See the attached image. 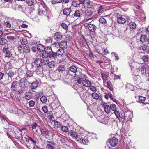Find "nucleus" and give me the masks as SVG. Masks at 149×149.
Here are the masks:
<instances>
[{
	"label": "nucleus",
	"instance_id": "nucleus-41",
	"mask_svg": "<svg viewBox=\"0 0 149 149\" xmlns=\"http://www.w3.org/2000/svg\"><path fill=\"white\" fill-rule=\"evenodd\" d=\"M12 56L11 52L10 50L6 51L5 52V57L10 58Z\"/></svg>",
	"mask_w": 149,
	"mask_h": 149
},
{
	"label": "nucleus",
	"instance_id": "nucleus-36",
	"mask_svg": "<svg viewBox=\"0 0 149 149\" xmlns=\"http://www.w3.org/2000/svg\"><path fill=\"white\" fill-rule=\"evenodd\" d=\"M26 3L29 6H32L36 3L35 0H26Z\"/></svg>",
	"mask_w": 149,
	"mask_h": 149
},
{
	"label": "nucleus",
	"instance_id": "nucleus-38",
	"mask_svg": "<svg viewBox=\"0 0 149 149\" xmlns=\"http://www.w3.org/2000/svg\"><path fill=\"white\" fill-rule=\"evenodd\" d=\"M38 86V83L37 81L31 83V88L32 89H36Z\"/></svg>",
	"mask_w": 149,
	"mask_h": 149
},
{
	"label": "nucleus",
	"instance_id": "nucleus-27",
	"mask_svg": "<svg viewBox=\"0 0 149 149\" xmlns=\"http://www.w3.org/2000/svg\"><path fill=\"white\" fill-rule=\"evenodd\" d=\"M103 80V82L105 84V82H106V80L108 79L109 77V74H108L102 73L101 74Z\"/></svg>",
	"mask_w": 149,
	"mask_h": 149
},
{
	"label": "nucleus",
	"instance_id": "nucleus-47",
	"mask_svg": "<svg viewBox=\"0 0 149 149\" xmlns=\"http://www.w3.org/2000/svg\"><path fill=\"white\" fill-rule=\"evenodd\" d=\"M40 99L41 101L44 103H46L47 100V98L45 96H42Z\"/></svg>",
	"mask_w": 149,
	"mask_h": 149
},
{
	"label": "nucleus",
	"instance_id": "nucleus-33",
	"mask_svg": "<svg viewBox=\"0 0 149 149\" xmlns=\"http://www.w3.org/2000/svg\"><path fill=\"white\" fill-rule=\"evenodd\" d=\"M117 22L119 23L123 24L125 22L126 20L125 19L122 17V15H121L117 19Z\"/></svg>",
	"mask_w": 149,
	"mask_h": 149
},
{
	"label": "nucleus",
	"instance_id": "nucleus-50",
	"mask_svg": "<svg viewBox=\"0 0 149 149\" xmlns=\"http://www.w3.org/2000/svg\"><path fill=\"white\" fill-rule=\"evenodd\" d=\"M21 44L22 45L26 44L27 43V40L26 38H24L21 40Z\"/></svg>",
	"mask_w": 149,
	"mask_h": 149
},
{
	"label": "nucleus",
	"instance_id": "nucleus-32",
	"mask_svg": "<svg viewBox=\"0 0 149 149\" xmlns=\"http://www.w3.org/2000/svg\"><path fill=\"white\" fill-rule=\"evenodd\" d=\"M147 38L146 36L145 35H142L140 38V41L142 43L147 42Z\"/></svg>",
	"mask_w": 149,
	"mask_h": 149
},
{
	"label": "nucleus",
	"instance_id": "nucleus-45",
	"mask_svg": "<svg viewBox=\"0 0 149 149\" xmlns=\"http://www.w3.org/2000/svg\"><path fill=\"white\" fill-rule=\"evenodd\" d=\"M148 57L149 56L148 55H145L142 57L141 59L144 62H146L148 61Z\"/></svg>",
	"mask_w": 149,
	"mask_h": 149
},
{
	"label": "nucleus",
	"instance_id": "nucleus-52",
	"mask_svg": "<svg viewBox=\"0 0 149 149\" xmlns=\"http://www.w3.org/2000/svg\"><path fill=\"white\" fill-rule=\"evenodd\" d=\"M37 126V124L35 123H33L32 125V129L33 131H36L37 132V130H36V127Z\"/></svg>",
	"mask_w": 149,
	"mask_h": 149
},
{
	"label": "nucleus",
	"instance_id": "nucleus-11",
	"mask_svg": "<svg viewBox=\"0 0 149 149\" xmlns=\"http://www.w3.org/2000/svg\"><path fill=\"white\" fill-rule=\"evenodd\" d=\"M36 58L35 60L34 63L37 67L40 68L42 65V60L39 57H38L36 56Z\"/></svg>",
	"mask_w": 149,
	"mask_h": 149
},
{
	"label": "nucleus",
	"instance_id": "nucleus-12",
	"mask_svg": "<svg viewBox=\"0 0 149 149\" xmlns=\"http://www.w3.org/2000/svg\"><path fill=\"white\" fill-rule=\"evenodd\" d=\"M97 119L100 122L103 124H106L108 122L107 118H105L103 115L97 117Z\"/></svg>",
	"mask_w": 149,
	"mask_h": 149
},
{
	"label": "nucleus",
	"instance_id": "nucleus-20",
	"mask_svg": "<svg viewBox=\"0 0 149 149\" xmlns=\"http://www.w3.org/2000/svg\"><path fill=\"white\" fill-rule=\"evenodd\" d=\"M93 13L92 10L88 9L85 11V17H90L92 16Z\"/></svg>",
	"mask_w": 149,
	"mask_h": 149
},
{
	"label": "nucleus",
	"instance_id": "nucleus-6",
	"mask_svg": "<svg viewBox=\"0 0 149 149\" xmlns=\"http://www.w3.org/2000/svg\"><path fill=\"white\" fill-rule=\"evenodd\" d=\"M81 2L82 4L83 5L84 7L85 8H91L93 4V2L90 0H82Z\"/></svg>",
	"mask_w": 149,
	"mask_h": 149
},
{
	"label": "nucleus",
	"instance_id": "nucleus-54",
	"mask_svg": "<svg viewBox=\"0 0 149 149\" xmlns=\"http://www.w3.org/2000/svg\"><path fill=\"white\" fill-rule=\"evenodd\" d=\"M15 136L14 137L16 138H18L20 137V135H21L16 130L15 131Z\"/></svg>",
	"mask_w": 149,
	"mask_h": 149
},
{
	"label": "nucleus",
	"instance_id": "nucleus-2",
	"mask_svg": "<svg viewBox=\"0 0 149 149\" xmlns=\"http://www.w3.org/2000/svg\"><path fill=\"white\" fill-rule=\"evenodd\" d=\"M45 55L47 56H49L50 58L54 59L56 56L55 53L52 51L51 47H47L45 48Z\"/></svg>",
	"mask_w": 149,
	"mask_h": 149
},
{
	"label": "nucleus",
	"instance_id": "nucleus-34",
	"mask_svg": "<svg viewBox=\"0 0 149 149\" xmlns=\"http://www.w3.org/2000/svg\"><path fill=\"white\" fill-rule=\"evenodd\" d=\"M37 50L40 52H42L44 51L45 48L44 46L41 44L37 45Z\"/></svg>",
	"mask_w": 149,
	"mask_h": 149
},
{
	"label": "nucleus",
	"instance_id": "nucleus-1",
	"mask_svg": "<svg viewBox=\"0 0 149 149\" xmlns=\"http://www.w3.org/2000/svg\"><path fill=\"white\" fill-rule=\"evenodd\" d=\"M136 67L139 68V73H141L142 75L145 74L148 72L149 67L147 65H141L138 63L136 64Z\"/></svg>",
	"mask_w": 149,
	"mask_h": 149
},
{
	"label": "nucleus",
	"instance_id": "nucleus-58",
	"mask_svg": "<svg viewBox=\"0 0 149 149\" xmlns=\"http://www.w3.org/2000/svg\"><path fill=\"white\" fill-rule=\"evenodd\" d=\"M29 105V107H32L35 104V102L33 100H31L28 102Z\"/></svg>",
	"mask_w": 149,
	"mask_h": 149
},
{
	"label": "nucleus",
	"instance_id": "nucleus-9",
	"mask_svg": "<svg viewBox=\"0 0 149 149\" xmlns=\"http://www.w3.org/2000/svg\"><path fill=\"white\" fill-rule=\"evenodd\" d=\"M54 53L56 54V56L54 58V59L56 58L57 56L60 58L63 57L65 55V52L63 49H58L56 52Z\"/></svg>",
	"mask_w": 149,
	"mask_h": 149
},
{
	"label": "nucleus",
	"instance_id": "nucleus-14",
	"mask_svg": "<svg viewBox=\"0 0 149 149\" xmlns=\"http://www.w3.org/2000/svg\"><path fill=\"white\" fill-rule=\"evenodd\" d=\"M62 33L60 32H57L55 33L54 36V39L57 41L60 40L62 37Z\"/></svg>",
	"mask_w": 149,
	"mask_h": 149
},
{
	"label": "nucleus",
	"instance_id": "nucleus-40",
	"mask_svg": "<svg viewBox=\"0 0 149 149\" xmlns=\"http://www.w3.org/2000/svg\"><path fill=\"white\" fill-rule=\"evenodd\" d=\"M40 130L41 133L42 134L47 135L49 134L48 130L45 128H41Z\"/></svg>",
	"mask_w": 149,
	"mask_h": 149
},
{
	"label": "nucleus",
	"instance_id": "nucleus-31",
	"mask_svg": "<svg viewBox=\"0 0 149 149\" xmlns=\"http://www.w3.org/2000/svg\"><path fill=\"white\" fill-rule=\"evenodd\" d=\"M0 118L1 119V122L3 124H7L8 122L6 119V117L4 115L0 116Z\"/></svg>",
	"mask_w": 149,
	"mask_h": 149
},
{
	"label": "nucleus",
	"instance_id": "nucleus-62",
	"mask_svg": "<svg viewBox=\"0 0 149 149\" xmlns=\"http://www.w3.org/2000/svg\"><path fill=\"white\" fill-rule=\"evenodd\" d=\"M83 138V137L81 136V135H78L77 138H76V140L77 141L81 142V141Z\"/></svg>",
	"mask_w": 149,
	"mask_h": 149
},
{
	"label": "nucleus",
	"instance_id": "nucleus-5",
	"mask_svg": "<svg viewBox=\"0 0 149 149\" xmlns=\"http://www.w3.org/2000/svg\"><path fill=\"white\" fill-rule=\"evenodd\" d=\"M84 26L86 27H87L89 31L92 32H94L97 28L96 25L90 22L84 24Z\"/></svg>",
	"mask_w": 149,
	"mask_h": 149
},
{
	"label": "nucleus",
	"instance_id": "nucleus-37",
	"mask_svg": "<svg viewBox=\"0 0 149 149\" xmlns=\"http://www.w3.org/2000/svg\"><path fill=\"white\" fill-rule=\"evenodd\" d=\"M83 85L85 87H88L90 86V85L91 84L90 81H89L86 80L85 81H82L81 82Z\"/></svg>",
	"mask_w": 149,
	"mask_h": 149
},
{
	"label": "nucleus",
	"instance_id": "nucleus-35",
	"mask_svg": "<svg viewBox=\"0 0 149 149\" xmlns=\"http://www.w3.org/2000/svg\"><path fill=\"white\" fill-rule=\"evenodd\" d=\"M106 84L105 86L107 87L110 90L112 91L113 90V85L111 82L110 81H108L107 82L106 81L105 82V84Z\"/></svg>",
	"mask_w": 149,
	"mask_h": 149
},
{
	"label": "nucleus",
	"instance_id": "nucleus-64",
	"mask_svg": "<svg viewBox=\"0 0 149 149\" xmlns=\"http://www.w3.org/2000/svg\"><path fill=\"white\" fill-rule=\"evenodd\" d=\"M52 3L54 4L61 3L60 0H52Z\"/></svg>",
	"mask_w": 149,
	"mask_h": 149
},
{
	"label": "nucleus",
	"instance_id": "nucleus-13",
	"mask_svg": "<svg viewBox=\"0 0 149 149\" xmlns=\"http://www.w3.org/2000/svg\"><path fill=\"white\" fill-rule=\"evenodd\" d=\"M81 1L82 0H74L72 2V6L75 7H79L80 5L82 4Z\"/></svg>",
	"mask_w": 149,
	"mask_h": 149
},
{
	"label": "nucleus",
	"instance_id": "nucleus-22",
	"mask_svg": "<svg viewBox=\"0 0 149 149\" xmlns=\"http://www.w3.org/2000/svg\"><path fill=\"white\" fill-rule=\"evenodd\" d=\"M81 11L80 10H77L73 14L71 15V16L73 18H74V17H78L81 16Z\"/></svg>",
	"mask_w": 149,
	"mask_h": 149
},
{
	"label": "nucleus",
	"instance_id": "nucleus-3",
	"mask_svg": "<svg viewBox=\"0 0 149 149\" xmlns=\"http://www.w3.org/2000/svg\"><path fill=\"white\" fill-rule=\"evenodd\" d=\"M38 57H39L42 60V64L44 65H47L49 63V56H47L44 53H41L38 54L37 55Z\"/></svg>",
	"mask_w": 149,
	"mask_h": 149
},
{
	"label": "nucleus",
	"instance_id": "nucleus-21",
	"mask_svg": "<svg viewBox=\"0 0 149 149\" xmlns=\"http://www.w3.org/2000/svg\"><path fill=\"white\" fill-rule=\"evenodd\" d=\"M128 23V25L131 29H135L136 27V24L134 22L131 21L129 19L127 20Z\"/></svg>",
	"mask_w": 149,
	"mask_h": 149
},
{
	"label": "nucleus",
	"instance_id": "nucleus-23",
	"mask_svg": "<svg viewBox=\"0 0 149 149\" xmlns=\"http://www.w3.org/2000/svg\"><path fill=\"white\" fill-rule=\"evenodd\" d=\"M93 98L95 99H99L101 100H102V97L99 96V95L97 93L94 92L91 94Z\"/></svg>",
	"mask_w": 149,
	"mask_h": 149
},
{
	"label": "nucleus",
	"instance_id": "nucleus-18",
	"mask_svg": "<svg viewBox=\"0 0 149 149\" xmlns=\"http://www.w3.org/2000/svg\"><path fill=\"white\" fill-rule=\"evenodd\" d=\"M60 45V47L61 49H65L67 48V45L66 42L65 41H62L60 43H59Z\"/></svg>",
	"mask_w": 149,
	"mask_h": 149
},
{
	"label": "nucleus",
	"instance_id": "nucleus-16",
	"mask_svg": "<svg viewBox=\"0 0 149 149\" xmlns=\"http://www.w3.org/2000/svg\"><path fill=\"white\" fill-rule=\"evenodd\" d=\"M18 88L17 81H13L10 88L11 90L14 91L16 92Z\"/></svg>",
	"mask_w": 149,
	"mask_h": 149
},
{
	"label": "nucleus",
	"instance_id": "nucleus-4",
	"mask_svg": "<svg viewBox=\"0 0 149 149\" xmlns=\"http://www.w3.org/2000/svg\"><path fill=\"white\" fill-rule=\"evenodd\" d=\"M24 78L28 81L29 83H30L34 79L33 72L29 70L27 71Z\"/></svg>",
	"mask_w": 149,
	"mask_h": 149
},
{
	"label": "nucleus",
	"instance_id": "nucleus-10",
	"mask_svg": "<svg viewBox=\"0 0 149 149\" xmlns=\"http://www.w3.org/2000/svg\"><path fill=\"white\" fill-rule=\"evenodd\" d=\"M118 139L116 137H113L109 140V142L112 147L116 146L118 143Z\"/></svg>",
	"mask_w": 149,
	"mask_h": 149
},
{
	"label": "nucleus",
	"instance_id": "nucleus-48",
	"mask_svg": "<svg viewBox=\"0 0 149 149\" xmlns=\"http://www.w3.org/2000/svg\"><path fill=\"white\" fill-rule=\"evenodd\" d=\"M110 108L111 111L112 110L113 111H116V105L114 104H111L110 106Z\"/></svg>",
	"mask_w": 149,
	"mask_h": 149
},
{
	"label": "nucleus",
	"instance_id": "nucleus-15",
	"mask_svg": "<svg viewBox=\"0 0 149 149\" xmlns=\"http://www.w3.org/2000/svg\"><path fill=\"white\" fill-rule=\"evenodd\" d=\"M51 47L53 51H58L60 47V45L59 43L54 42L52 44Z\"/></svg>",
	"mask_w": 149,
	"mask_h": 149
},
{
	"label": "nucleus",
	"instance_id": "nucleus-42",
	"mask_svg": "<svg viewBox=\"0 0 149 149\" xmlns=\"http://www.w3.org/2000/svg\"><path fill=\"white\" fill-rule=\"evenodd\" d=\"M30 51L29 46L28 45H25L24 47V52L26 53H28Z\"/></svg>",
	"mask_w": 149,
	"mask_h": 149
},
{
	"label": "nucleus",
	"instance_id": "nucleus-43",
	"mask_svg": "<svg viewBox=\"0 0 149 149\" xmlns=\"http://www.w3.org/2000/svg\"><path fill=\"white\" fill-rule=\"evenodd\" d=\"M7 42V40L5 38H0V45H5Z\"/></svg>",
	"mask_w": 149,
	"mask_h": 149
},
{
	"label": "nucleus",
	"instance_id": "nucleus-24",
	"mask_svg": "<svg viewBox=\"0 0 149 149\" xmlns=\"http://www.w3.org/2000/svg\"><path fill=\"white\" fill-rule=\"evenodd\" d=\"M87 78V77L85 74H82L81 75V77L78 80V82L79 84H80L82 82V81L86 80V79Z\"/></svg>",
	"mask_w": 149,
	"mask_h": 149
},
{
	"label": "nucleus",
	"instance_id": "nucleus-49",
	"mask_svg": "<svg viewBox=\"0 0 149 149\" xmlns=\"http://www.w3.org/2000/svg\"><path fill=\"white\" fill-rule=\"evenodd\" d=\"M70 134L72 136L74 137L75 139L78 135L76 132L73 131H71Z\"/></svg>",
	"mask_w": 149,
	"mask_h": 149
},
{
	"label": "nucleus",
	"instance_id": "nucleus-29",
	"mask_svg": "<svg viewBox=\"0 0 149 149\" xmlns=\"http://www.w3.org/2000/svg\"><path fill=\"white\" fill-rule=\"evenodd\" d=\"M105 112L107 113H111L110 106L108 105H104L103 106Z\"/></svg>",
	"mask_w": 149,
	"mask_h": 149
},
{
	"label": "nucleus",
	"instance_id": "nucleus-60",
	"mask_svg": "<svg viewBox=\"0 0 149 149\" xmlns=\"http://www.w3.org/2000/svg\"><path fill=\"white\" fill-rule=\"evenodd\" d=\"M42 110L45 113H47L48 112L47 107L45 106L42 108Z\"/></svg>",
	"mask_w": 149,
	"mask_h": 149
},
{
	"label": "nucleus",
	"instance_id": "nucleus-30",
	"mask_svg": "<svg viewBox=\"0 0 149 149\" xmlns=\"http://www.w3.org/2000/svg\"><path fill=\"white\" fill-rule=\"evenodd\" d=\"M66 68L65 66L63 65H59L57 68V70L59 72H62L65 70Z\"/></svg>",
	"mask_w": 149,
	"mask_h": 149
},
{
	"label": "nucleus",
	"instance_id": "nucleus-26",
	"mask_svg": "<svg viewBox=\"0 0 149 149\" xmlns=\"http://www.w3.org/2000/svg\"><path fill=\"white\" fill-rule=\"evenodd\" d=\"M139 49L142 50L143 51L148 52H149V47L146 45H143V46H141L139 47Z\"/></svg>",
	"mask_w": 149,
	"mask_h": 149
},
{
	"label": "nucleus",
	"instance_id": "nucleus-39",
	"mask_svg": "<svg viewBox=\"0 0 149 149\" xmlns=\"http://www.w3.org/2000/svg\"><path fill=\"white\" fill-rule=\"evenodd\" d=\"M69 70L71 72L75 73L77 71V68L75 66L72 65L69 68Z\"/></svg>",
	"mask_w": 149,
	"mask_h": 149
},
{
	"label": "nucleus",
	"instance_id": "nucleus-55",
	"mask_svg": "<svg viewBox=\"0 0 149 149\" xmlns=\"http://www.w3.org/2000/svg\"><path fill=\"white\" fill-rule=\"evenodd\" d=\"M81 141L82 142V143L84 144H87L89 142L87 139V137L83 138Z\"/></svg>",
	"mask_w": 149,
	"mask_h": 149
},
{
	"label": "nucleus",
	"instance_id": "nucleus-8",
	"mask_svg": "<svg viewBox=\"0 0 149 149\" xmlns=\"http://www.w3.org/2000/svg\"><path fill=\"white\" fill-rule=\"evenodd\" d=\"M136 64H138V63H134V66L133 67H132L131 68L132 74L135 76H138L139 73V68H137L136 67Z\"/></svg>",
	"mask_w": 149,
	"mask_h": 149
},
{
	"label": "nucleus",
	"instance_id": "nucleus-59",
	"mask_svg": "<svg viewBox=\"0 0 149 149\" xmlns=\"http://www.w3.org/2000/svg\"><path fill=\"white\" fill-rule=\"evenodd\" d=\"M61 129L63 131L65 132H67L68 131V128L65 126H62Z\"/></svg>",
	"mask_w": 149,
	"mask_h": 149
},
{
	"label": "nucleus",
	"instance_id": "nucleus-7",
	"mask_svg": "<svg viewBox=\"0 0 149 149\" xmlns=\"http://www.w3.org/2000/svg\"><path fill=\"white\" fill-rule=\"evenodd\" d=\"M28 83H29L28 81L23 78L19 81V84L20 87L22 88H24L26 87Z\"/></svg>",
	"mask_w": 149,
	"mask_h": 149
},
{
	"label": "nucleus",
	"instance_id": "nucleus-63",
	"mask_svg": "<svg viewBox=\"0 0 149 149\" xmlns=\"http://www.w3.org/2000/svg\"><path fill=\"white\" fill-rule=\"evenodd\" d=\"M88 87L91 91H93L95 92L96 91V88L94 86L91 85V84L90 85V86Z\"/></svg>",
	"mask_w": 149,
	"mask_h": 149
},
{
	"label": "nucleus",
	"instance_id": "nucleus-56",
	"mask_svg": "<svg viewBox=\"0 0 149 149\" xmlns=\"http://www.w3.org/2000/svg\"><path fill=\"white\" fill-rule=\"evenodd\" d=\"M31 97V94L30 93H26V94L25 98L26 100H29Z\"/></svg>",
	"mask_w": 149,
	"mask_h": 149
},
{
	"label": "nucleus",
	"instance_id": "nucleus-53",
	"mask_svg": "<svg viewBox=\"0 0 149 149\" xmlns=\"http://www.w3.org/2000/svg\"><path fill=\"white\" fill-rule=\"evenodd\" d=\"M8 76L10 77H12L14 75V73L13 71L11 70L9 71L8 73H7Z\"/></svg>",
	"mask_w": 149,
	"mask_h": 149
},
{
	"label": "nucleus",
	"instance_id": "nucleus-28",
	"mask_svg": "<svg viewBox=\"0 0 149 149\" xmlns=\"http://www.w3.org/2000/svg\"><path fill=\"white\" fill-rule=\"evenodd\" d=\"M54 126L55 128H61L62 127L61 123L58 121H54Z\"/></svg>",
	"mask_w": 149,
	"mask_h": 149
},
{
	"label": "nucleus",
	"instance_id": "nucleus-17",
	"mask_svg": "<svg viewBox=\"0 0 149 149\" xmlns=\"http://www.w3.org/2000/svg\"><path fill=\"white\" fill-rule=\"evenodd\" d=\"M15 131L14 130H9L7 132L6 134L10 138H14L15 136Z\"/></svg>",
	"mask_w": 149,
	"mask_h": 149
},
{
	"label": "nucleus",
	"instance_id": "nucleus-19",
	"mask_svg": "<svg viewBox=\"0 0 149 149\" xmlns=\"http://www.w3.org/2000/svg\"><path fill=\"white\" fill-rule=\"evenodd\" d=\"M97 6L98 8L97 12L98 14L100 15L104 12V9L103 6L99 4L97 5Z\"/></svg>",
	"mask_w": 149,
	"mask_h": 149
},
{
	"label": "nucleus",
	"instance_id": "nucleus-25",
	"mask_svg": "<svg viewBox=\"0 0 149 149\" xmlns=\"http://www.w3.org/2000/svg\"><path fill=\"white\" fill-rule=\"evenodd\" d=\"M71 11V9L70 8H65L63 10V14L66 16H68L70 14Z\"/></svg>",
	"mask_w": 149,
	"mask_h": 149
},
{
	"label": "nucleus",
	"instance_id": "nucleus-51",
	"mask_svg": "<svg viewBox=\"0 0 149 149\" xmlns=\"http://www.w3.org/2000/svg\"><path fill=\"white\" fill-rule=\"evenodd\" d=\"M126 115L128 116L129 119H132L133 117L132 113L130 111L127 112L126 113Z\"/></svg>",
	"mask_w": 149,
	"mask_h": 149
},
{
	"label": "nucleus",
	"instance_id": "nucleus-44",
	"mask_svg": "<svg viewBox=\"0 0 149 149\" xmlns=\"http://www.w3.org/2000/svg\"><path fill=\"white\" fill-rule=\"evenodd\" d=\"M48 64L49 67L51 68H53L55 66V63L53 61H52L50 62L49 61Z\"/></svg>",
	"mask_w": 149,
	"mask_h": 149
},
{
	"label": "nucleus",
	"instance_id": "nucleus-57",
	"mask_svg": "<svg viewBox=\"0 0 149 149\" xmlns=\"http://www.w3.org/2000/svg\"><path fill=\"white\" fill-rule=\"evenodd\" d=\"M99 21L100 23L105 24L106 23V20L103 18H101L99 19Z\"/></svg>",
	"mask_w": 149,
	"mask_h": 149
},
{
	"label": "nucleus",
	"instance_id": "nucleus-46",
	"mask_svg": "<svg viewBox=\"0 0 149 149\" xmlns=\"http://www.w3.org/2000/svg\"><path fill=\"white\" fill-rule=\"evenodd\" d=\"M146 100V98L144 97H143L142 96H139V102L141 103H143L144 102L145 100Z\"/></svg>",
	"mask_w": 149,
	"mask_h": 149
},
{
	"label": "nucleus",
	"instance_id": "nucleus-61",
	"mask_svg": "<svg viewBox=\"0 0 149 149\" xmlns=\"http://www.w3.org/2000/svg\"><path fill=\"white\" fill-rule=\"evenodd\" d=\"M44 11L42 9H38V14L40 16L44 14Z\"/></svg>",
	"mask_w": 149,
	"mask_h": 149
}]
</instances>
